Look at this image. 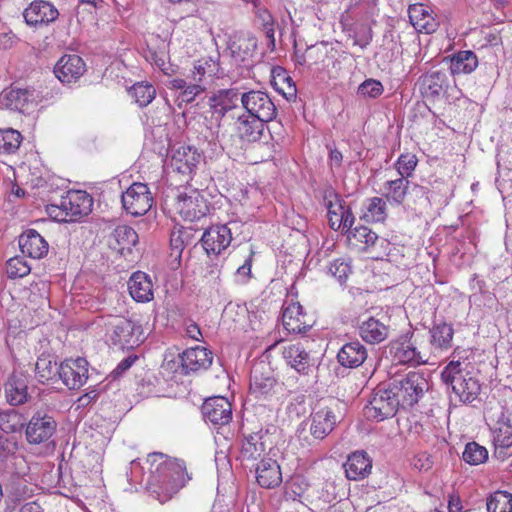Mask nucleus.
<instances>
[{"instance_id":"f257e3e1","label":"nucleus","mask_w":512,"mask_h":512,"mask_svg":"<svg viewBox=\"0 0 512 512\" xmlns=\"http://www.w3.org/2000/svg\"><path fill=\"white\" fill-rule=\"evenodd\" d=\"M147 462L150 463L147 489L154 499L163 504L184 486V467L167 460L162 453L149 454Z\"/></svg>"},{"instance_id":"f03ea898","label":"nucleus","mask_w":512,"mask_h":512,"mask_svg":"<svg viewBox=\"0 0 512 512\" xmlns=\"http://www.w3.org/2000/svg\"><path fill=\"white\" fill-rule=\"evenodd\" d=\"M443 382L451 386L453 393L464 404L475 401L481 391L479 379L460 361L449 362L441 372Z\"/></svg>"},{"instance_id":"7ed1b4c3","label":"nucleus","mask_w":512,"mask_h":512,"mask_svg":"<svg viewBox=\"0 0 512 512\" xmlns=\"http://www.w3.org/2000/svg\"><path fill=\"white\" fill-rule=\"evenodd\" d=\"M336 424V416L329 409H321L310 416L309 421L302 422L296 431V437L302 446H312L316 441L329 435Z\"/></svg>"},{"instance_id":"20e7f679","label":"nucleus","mask_w":512,"mask_h":512,"mask_svg":"<svg viewBox=\"0 0 512 512\" xmlns=\"http://www.w3.org/2000/svg\"><path fill=\"white\" fill-rule=\"evenodd\" d=\"M389 385L400 407L408 408L416 404L428 390V382L419 372H410L390 380Z\"/></svg>"},{"instance_id":"39448f33","label":"nucleus","mask_w":512,"mask_h":512,"mask_svg":"<svg viewBox=\"0 0 512 512\" xmlns=\"http://www.w3.org/2000/svg\"><path fill=\"white\" fill-rule=\"evenodd\" d=\"M107 335L121 349H133L145 340L141 324L125 317L112 318L107 323Z\"/></svg>"},{"instance_id":"423d86ee","label":"nucleus","mask_w":512,"mask_h":512,"mask_svg":"<svg viewBox=\"0 0 512 512\" xmlns=\"http://www.w3.org/2000/svg\"><path fill=\"white\" fill-rule=\"evenodd\" d=\"M92 206L93 199L86 191L71 190L61 197L58 205H52V209L59 210L56 214L59 221L76 222L89 215Z\"/></svg>"},{"instance_id":"0eeeda50","label":"nucleus","mask_w":512,"mask_h":512,"mask_svg":"<svg viewBox=\"0 0 512 512\" xmlns=\"http://www.w3.org/2000/svg\"><path fill=\"white\" fill-rule=\"evenodd\" d=\"M400 405L389 383L376 387L369 403L364 407V415L367 419L377 422L393 417Z\"/></svg>"},{"instance_id":"6e6552de","label":"nucleus","mask_w":512,"mask_h":512,"mask_svg":"<svg viewBox=\"0 0 512 512\" xmlns=\"http://www.w3.org/2000/svg\"><path fill=\"white\" fill-rule=\"evenodd\" d=\"M202 161V154L192 146H179L172 151L169 166L172 173L179 176V180L188 183L196 173Z\"/></svg>"},{"instance_id":"1a4fd4ad","label":"nucleus","mask_w":512,"mask_h":512,"mask_svg":"<svg viewBox=\"0 0 512 512\" xmlns=\"http://www.w3.org/2000/svg\"><path fill=\"white\" fill-rule=\"evenodd\" d=\"M413 333L408 332L389 344V352L394 362L416 367L428 362L426 354L422 353L412 340Z\"/></svg>"},{"instance_id":"9d476101","label":"nucleus","mask_w":512,"mask_h":512,"mask_svg":"<svg viewBox=\"0 0 512 512\" xmlns=\"http://www.w3.org/2000/svg\"><path fill=\"white\" fill-rule=\"evenodd\" d=\"M204 191L192 189L177 196V210L186 221H196L205 217L210 211V203Z\"/></svg>"},{"instance_id":"9b49d317","label":"nucleus","mask_w":512,"mask_h":512,"mask_svg":"<svg viewBox=\"0 0 512 512\" xmlns=\"http://www.w3.org/2000/svg\"><path fill=\"white\" fill-rule=\"evenodd\" d=\"M121 202L124 210L136 217L145 215L151 209L153 197L147 184L135 182L122 193Z\"/></svg>"},{"instance_id":"f8f14e48","label":"nucleus","mask_w":512,"mask_h":512,"mask_svg":"<svg viewBox=\"0 0 512 512\" xmlns=\"http://www.w3.org/2000/svg\"><path fill=\"white\" fill-rule=\"evenodd\" d=\"M247 115H251L262 121H272L277 115V109L270 96L263 91L252 90L243 93L240 97Z\"/></svg>"},{"instance_id":"ddd939ff","label":"nucleus","mask_w":512,"mask_h":512,"mask_svg":"<svg viewBox=\"0 0 512 512\" xmlns=\"http://www.w3.org/2000/svg\"><path fill=\"white\" fill-rule=\"evenodd\" d=\"M237 221L227 224L213 225L206 229L201 237L204 250L208 255H220L232 241L233 230L238 228Z\"/></svg>"},{"instance_id":"4468645a","label":"nucleus","mask_w":512,"mask_h":512,"mask_svg":"<svg viewBox=\"0 0 512 512\" xmlns=\"http://www.w3.org/2000/svg\"><path fill=\"white\" fill-rule=\"evenodd\" d=\"M57 423L44 411H36L26 425V439L30 444L48 442L56 432Z\"/></svg>"},{"instance_id":"2eb2a0df","label":"nucleus","mask_w":512,"mask_h":512,"mask_svg":"<svg viewBox=\"0 0 512 512\" xmlns=\"http://www.w3.org/2000/svg\"><path fill=\"white\" fill-rule=\"evenodd\" d=\"M278 387L272 371L264 363L255 365L251 371L249 391L257 399H268Z\"/></svg>"},{"instance_id":"dca6fc26","label":"nucleus","mask_w":512,"mask_h":512,"mask_svg":"<svg viewBox=\"0 0 512 512\" xmlns=\"http://www.w3.org/2000/svg\"><path fill=\"white\" fill-rule=\"evenodd\" d=\"M88 361L85 358L66 359L60 364L59 378L69 389H79L88 380Z\"/></svg>"},{"instance_id":"f3484780","label":"nucleus","mask_w":512,"mask_h":512,"mask_svg":"<svg viewBox=\"0 0 512 512\" xmlns=\"http://www.w3.org/2000/svg\"><path fill=\"white\" fill-rule=\"evenodd\" d=\"M37 97L33 89L12 86L2 93L1 104L10 110L29 113L36 107Z\"/></svg>"},{"instance_id":"a211bd4d","label":"nucleus","mask_w":512,"mask_h":512,"mask_svg":"<svg viewBox=\"0 0 512 512\" xmlns=\"http://www.w3.org/2000/svg\"><path fill=\"white\" fill-rule=\"evenodd\" d=\"M202 414L206 422L214 426H224L232 420V406L225 397H211L203 403Z\"/></svg>"},{"instance_id":"6ab92c4d","label":"nucleus","mask_w":512,"mask_h":512,"mask_svg":"<svg viewBox=\"0 0 512 512\" xmlns=\"http://www.w3.org/2000/svg\"><path fill=\"white\" fill-rule=\"evenodd\" d=\"M357 331L361 339L368 344H379L390 334V326L374 316L360 318Z\"/></svg>"},{"instance_id":"aec40b11","label":"nucleus","mask_w":512,"mask_h":512,"mask_svg":"<svg viewBox=\"0 0 512 512\" xmlns=\"http://www.w3.org/2000/svg\"><path fill=\"white\" fill-rule=\"evenodd\" d=\"M282 323L289 333H306L312 326L311 317L303 313V307L298 302H292L284 307Z\"/></svg>"},{"instance_id":"412c9836","label":"nucleus","mask_w":512,"mask_h":512,"mask_svg":"<svg viewBox=\"0 0 512 512\" xmlns=\"http://www.w3.org/2000/svg\"><path fill=\"white\" fill-rule=\"evenodd\" d=\"M256 47V38L244 32H234L229 36L227 42V50L236 64L243 63L250 58Z\"/></svg>"},{"instance_id":"4be33fe9","label":"nucleus","mask_w":512,"mask_h":512,"mask_svg":"<svg viewBox=\"0 0 512 512\" xmlns=\"http://www.w3.org/2000/svg\"><path fill=\"white\" fill-rule=\"evenodd\" d=\"M86 71L83 59L78 55L62 56L54 68L55 76L62 83H71L79 79Z\"/></svg>"},{"instance_id":"5701e85b","label":"nucleus","mask_w":512,"mask_h":512,"mask_svg":"<svg viewBox=\"0 0 512 512\" xmlns=\"http://www.w3.org/2000/svg\"><path fill=\"white\" fill-rule=\"evenodd\" d=\"M419 89L423 97L437 99L448 87V77L444 71L430 70L419 78Z\"/></svg>"},{"instance_id":"b1692460","label":"nucleus","mask_w":512,"mask_h":512,"mask_svg":"<svg viewBox=\"0 0 512 512\" xmlns=\"http://www.w3.org/2000/svg\"><path fill=\"white\" fill-rule=\"evenodd\" d=\"M181 367L184 374L206 370L212 364V353L200 346L186 349L181 355Z\"/></svg>"},{"instance_id":"393cba45","label":"nucleus","mask_w":512,"mask_h":512,"mask_svg":"<svg viewBox=\"0 0 512 512\" xmlns=\"http://www.w3.org/2000/svg\"><path fill=\"white\" fill-rule=\"evenodd\" d=\"M262 438L261 432L252 433L243 437L239 453V459L243 465L248 466L251 464L252 467H255L256 464L263 459L262 456L265 453L266 447Z\"/></svg>"},{"instance_id":"a878e982","label":"nucleus","mask_w":512,"mask_h":512,"mask_svg":"<svg viewBox=\"0 0 512 512\" xmlns=\"http://www.w3.org/2000/svg\"><path fill=\"white\" fill-rule=\"evenodd\" d=\"M408 16L410 23L418 32L431 34L435 32L439 26V21L434 17L430 7L415 3L409 6Z\"/></svg>"},{"instance_id":"bb28decb","label":"nucleus","mask_w":512,"mask_h":512,"mask_svg":"<svg viewBox=\"0 0 512 512\" xmlns=\"http://www.w3.org/2000/svg\"><path fill=\"white\" fill-rule=\"evenodd\" d=\"M58 10L47 1H34L24 10L23 16L30 26L48 24L57 19Z\"/></svg>"},{"instance_id":"cd10ccee","label":"nucleus","mask_w":512,"mask_h":512,"mask_svg":"<svg viewBox=\"0 0 512 512\" xmlns=\"http://www.w3.org/2000/svg\"><path fill=\"white\" fill-rule=\"evenodd\" d=\"M489 417L494 422L493 443L512 445V416L501 407H498L489 410Z\"/></svg>"},{"instance_id":"c85d7f7f","label":"nucleus","mask_w":512,"mask_h":512,"mask_svg":"<svg viewBox=\"0 0 512 512\" xmlns=\"http://www.w3.org/2000/svg\"><path fill=\"white\" fill-rule=\"evenodd\" d=\"M21 252L33 259H40L47 255L49 245L35 229H28L19 236Z\"/></svg>"},{"instance_id":"c756f323","label":"nucleus","mask_w":512,"mask_h":512,"mask_svg":"<svg viewBox=\"0 0 512 512\" xmlns=\"http://www.w3.org/2000/svg\"><path fill=\"white\" fill-rule=\"evenodd\" d=\"M255 468L258 484L266 489L278 486L282 482L280 466L272 458L261 459Z\"/></svg>"},{"instance_id":"7c9ffc66","label":"nucleus","mask_w":512,"mask_h":512,"mask_svg":"<svg viewBox=\"0 0 512 512\" xmlns=\"http://www.w3.org/2000/svg\"><path fill=\"white\" fill-rule=\"evenodd\" d=\"M283 357L291 368L303 375H308L314 366L310 353L300 344L285 346L283 349Z\"/></svg>"},{"instance_id":"2f4dec72","label":"nucleus","mask_w":512,"mask_h":512,"mask_svg":"<svg viewBox=\"0 0 512 512\" xmlns=\"http://www.w3.org/2000/svg\"><path fill=\"white\" fill-rule=\"evenodd\" d=\"M265 123L261 119L244 114L237 118L235 130L242 141L253 143L261 139Z\"/></svg>"},{"instance_id":"473e14b6","label":"nucleus","mask_w":512,"mask_h":512,"mask_svg":"<svg viewBox=\"0 0 512 512\" xmlns=\"http://www.w3.org/2000/svg\"><path fill=\"white\" fill-rule=\"evenodd\" d=\"M346 477L358 481L371 473L372 460L364 451H356L350 454L344 463Z\"/></svg>"},{"instance_id":"72a5a7b5","label":"nucleus","mask_w":512,"mask_h":512,"mask_svg":"<svg viewBox=\"0 0 512 512\" xmlns=\"http://www.w3.org/2000/svg\"><path fill=\"white\" fill-rule=\"evenodd\" d=\"M28 381L22 373L14 372L5 384L7 401L12 406L24 404L28 400Z\"/></svg>"},{"instance_id":"f704fd0d","label":"nucleus","mask_w":512,"mask_h":512,"mask_svg":"<svg viewBox=\"0 0 512 512\" xmlns=\"http://www.w3.org/2000/svg\"><path fill=\"white\" fill-rule=\"evenodd\" d=\"M128 290L131 297L137 302H149L153 299V284L146 273L134 272L128 281Z\"/></svg>"},{"instance_id":"c9c22d12","label":"nucleus","mask_w":512,"mask_h":512,"mask_svg":"<svg viewBox=\"0 0 512 512\" xmlns=\"http://www.w3.org/2000/svg\"><path fill=\"white\" fill-rule=\"evenodd\" d=\"M367 358V349L359 341H352L343 345L337 354L338 362L348 368H356Z\"/></svg>"},{"instance_id":"e433bc0d","label":"nucleus","mask_w":512,"mask_h":512,"mask_svg":"<svg viewBox=\"0 0 512 512\" xmlns=\"http://www.w3.org/2000/svg\"><path fill=\"white\" fill-rule=\"evenodd\" d=\"M430 345L433 352L447 351L452 347L454 329L452 324L446 322L434 323L429 331Z\"/></svg>"},{"instance_id":"4c0bfd02","label":"nucleus","mask_w":512,"mask_h":512,"mask_svg":"<svg viewBox=\"0 0 512 512\" xmlns=\"http://www.w3.org/2000/svg\"><path fill=\"white\" fill-rule=\"evenodd\" d=\"M324 204L327 208L328 222L331 229L338 231L341 228V218L347 206L345 201L333 190H327L324 195Z\"/></svg>"},{"instance_id":"58836bf2","label":"nucleus","mask_w":512,"mask_h":512,"mask_svg":"<svg viewBox=\"0 0 512 512\" xmlns=\"http://www.w3.org/2000/svg\"><path fill=\"white\" fill-rule=\"evenodd\" d=\"M221 75H223V72L221 71L218 58L214 59L213 57L199 59L195 62L191 71L192 81L204 85L208 79L212 80L214 77L218 78Z\"/></svg>"},{"instance_id":"ea45409f","label":"nucleus","mask_w":512,"mask_h":512,"mask_svg":"<svg viewBox=\"0 0 512 512\" xmlns=\"http://www.w3.org/2000/svg\"><path fill=\"white\" fill-rule=\"evenodd\" d=\"M410 188V181L398 177L393 180H387L382 185V197L392 205L400 206L403 204L408 190Z\"/></svg>"},{"instance_id":"a19ab883","label":"nucleus","mask_w":512,"mask_h":512,"mask_svg":"<svg viewBox=\"0 0 512 512\" xmlns=\"http://www.w3.org/2000/svg\"><path fill=\"white\" fill-rule=\"evenodd\" d=\"M238 92L236 89H225L218 91L209 99V106L214 115L222 118L228 111L236 106Z\"/></svg>"},{"instance_id":"79ce46f5","label":"nucleus","mask_w":512,"mask_h":512,"mask_svg":"<svg viewBox=\"0 0 512 512\" xmlns=\"http://www.w3.org/2000/svg\"><path fill=\"white\" fill-rule=\"evenodd\" d=\"M271 85L287 100L296 97L297 89L292 78L288 75L287 71L280 67H274L271 72Z\"/></svg>"},{"instance_id":"37998d69","label":"nucleus","mask_w":512,"mask_h":512,"mask_svg":"<svg viewBox=\"0 0 512 512\" xmlns=\"http://www.w3.org/2000/svg\"><path fill=\"white\" fill-rule=\"evenodd\" d=\"M478 66L476 54L470 50L459 51L450 59V71L452 75L470 74Z\"/></svg>"},{"instance_id":"c03bdc74","label":"nucleus","mask_w":512,"mask_h":512,"mask_svg":"<svg viewBox=\"0 0 512 512\" xmlns=\"http://www.w3.org/2000/svg\"><path fill=\"white\" fill-rule=\"evenodd\" d=\"M35 374L36 378L41 383L53 381L59 377L60 365H57L52 355L42 354L36 361Z\"/></svg>"},{"instance_id":"a18cd8bd","label":"nucleus","mask_w":512,"mask_h":512,"mask_svg":"<svg viewBox=\"0 0 512 512\" xmlns=\"http://www.w3.org/2000/svg\"><path fill=\"white\" fill-rule=\"evenodd\" d=\"M7 498L14 504L26 502L34 495V489L24 479H12L7 485Z\"/></svg>"},{"instance_id":"49530a36","label":"nucleus","mask_w":512,"mask_h":512,"mask_svg":"<svg viewBox=\"0 0 512 512\" xmlns=\"http://www.w3.org/2000/svg\"><path fill=\"white\" fill-rule=\"evenodd\" d=\"M383 197H372L364 204L363 218L367 222H383L387 217V205Z\"/></svg>"},{"instance_id":"de8ad7c7","label":"nucleus","mask_w":512,"mask_h":512,"mask_svg":"<svg viewBox=\"0 0 512 512\" xmlns=\"http://www.w3.org/2000/svg\"><path fill=\"white\" fill-rule=\"evenodd\" d=\"M113 239L117 243V249L123 254L125 250L131 251V248L138 242V234L127 225L117 226L112 234Z\"/></svg>"},{"instance_id":"09e8293b","label":"nucleus","mask_w":512,"mask_h":512,"mask_svg":"<svg viewBox=\"0 0 512 512\" xmlns=\"http://www.w3.org/2000/svg\"><path fill=\"white\" fill-rule=\"evenodd\" d=\"M486 507L488 512H512V494L496 491L487 498Z\"/></svg>"},{"instance_id":"8fccbe9b","label":"nucleus","mask_w":512,"mask_h":512,"mask_svg":"<svg viewBox=\"0 0 512 512\" xmlns=\"http://www.w3.org/2000/svg\"><path fill=\"white\" fill-rule=\"evenodd\" d=\"M129 93L139 107H146L154 100L156 89L149 83L138 82L131 87Z\"/></svg>"},{"instance_id":"3c124183","label":"nucleus","mask_w":512,"mask_h":512,"mask_svg":"<svg viewBox=\"0 0 512 512\" xmlns=\"http://www.w3.org/2000/svg\"><path fill=\"white\" fill-rule=\"evenodd\" d=\"M24 418L22 414L14 409L0 413V429L5 433L20 432L24 427Z\"/></svg>"},{"instance_id":"603ef678","label":"nucleus","mask_w":512,"mask_h":512,"mask_svg":"<svg viewBox=\"0 0 512 512\" xmlns=\"http://www.w3.org/2000/svg\"><path fill=\"white\" fill-rule=\"evenodd\" d=\"M22 142L19 131L7 128L0 130V153L12 154L18 150Z\"/></svg>"},{"instance_id":"864d4df0","label":"nucleus","mask_w":512,"mask_h":512,"mask_svg":"<svg viewBox=\"0 0 512 512\" xmlns=\"http://www.w3.org/2000/svg\"><path fill=\"white\" fill-rule=\"evenodd\" d=\"M5 469L15 479H23L29 472V466L25 457L16 453L6 456Z\"/></svg>"},{"instance_id":"5fc2aeb1","label":"nucleus","mask_w":512,"mask_h":512,"mask_svg":"<svg viewBox=\"0 0 512 512\" xmlns=\"http://www.w3.org/2000/svg\"><path fill=\"white\" fill-rule=\"evenodd\" d=\"M462 458L470 465H479L488 459V451L476 442H469L465 446Z\"/></svg>"},{"instance_id":"6e6d98bb","label":"nucleus","mask_w":512,"mask_h":512,"mask_svg":"<svg viewBox=\"0 0 512 512\" xmlns=\"http://www.w3.org/2000/svg\"><path fill=\"white\" fill-rule=\"evenodd\" d=\"M417 164L418 159L415 154L404 153L398 157L397 161L394 163V167L397 170L399 177L408 179L412 176Z\"/></svg>"},{"instance_id":"4d7b16f0","label":"nucleus","mask_w":512,"mask_h":512,"mask_svg":"<svg viewBox=\"0 0 512 512\" xmlns=\"http://www.w3.org/2000/svg\"><path fill=\"white\" fill-rule=\"evenodd\" d=\"M30 271L31 267L20 256L10 258L6 263V273L10 279L22 278L28 275Z\"/></svg>"},{"instance_id":"13d9d810","label":"nucleus","mask_w":512,"mask_h":512,"mask_svg":"<svg viewBox=\"0 0 512 512\" xmlns=\"http://www.w3.org/2000/svg\"><path fill=\"white\" fill-rule=\"evenodd\" d=\"M348 237L361 244H365L366 248L374 246L379 240L378 235L366 226L355 227Z\"/></svg>"},{"instance_id":"bf43d9fd","label":"nucleus","mask_w":512,"mask_h":512,"mask_svg":"<svg viewBox=\"0 0 512 512\" xmlns=\"http://www.w3.org/2000/svg\"><path fill=\"white\" fill-rule=\"evenodd\" d=\"M188 237V232L183 229L173 230L170 235V248L171 257L179 261L182 252L185 248V239Z\"/></svg>"},{"instance_id":"052dcab7","label":"nucleus","mask_w":512,"mask_h":512,"mask_svg":"<svg viewBox=\"0 0 512 512\" xmlns=\"http://www.w3.org/2000/svg\"><path fill=\"white\" fill-rule=\"evenodd\" d=\"M383 91L384 88L380 81L367 79L358 86L357 94L363 98H377Z\"/></svg>"},{"instance_id":"680f3d73","label":"nucleus","mask_w":512,"mask_h":512,"mask_svg":"<svg viewBox=\"0 0 512 512\" xmlns=\"http://www.w3.org/2000/svg\"><path fill=\"white\" fill-rule=\"evenodd\" d=\"M328 273L336 278L340 284H343L351 273V267L344 260L337 259L329 264Z\"/></svg>"},{"instance_id":"e2e57ef3","label":"nucleus","mask_w":512,"mask_h":512,"mask_svg":"<svg viewBox=\"0 0 512 512\" xmlns=\"http://www.w3.org/2000/svg\"><path fill=\"white\" fill-rule=\"evenodd\" d=\"M253 256L254 252L251 251L249 255L244 260V263L240 265L235 274H234V281L239 285H244L249 282V280L252 278V262H253Z\"/></svg>"},{"instance_id":"0e129e2a","label":"nucleus","mask_w":512,"mask_h":512,"mask_svg":"<svg viewBox=\"0 0 512 512\" xmlns=\"http://www.w3.org/2000/svg\"><path fill=\"white\" fill-rule=\"evenodd\" d=\"M205 90L206 87L204 84H199L197 82L187 84L186 88L180 92L179 98L182 102L191 103L196 99V97L204 93Z\"/></svg>"},{"instance_id":"69168bd1","label":"nucleus","mask_w":512,"mask_h":512,"mask_svg":"<svg viewBox=\"0 0 512 512\" xmlns=\"http://www.w3.org/2000/svg\"><path fill=\"white\" fill-rule=\"evenodd\" d=\"M412 465L420 472L428 471L433 466V460L427 452H421L413 458Z\"/></svg>"},{"instance_id":"338daca9","label":"nucleus","mask_w":512,"mask_h":512,"mask_svg":"<svg viewBox=\"0 0 512 512\" xmlns=\"http://www.w3.org/2000/svg\"><path fill=\"white\" fill-rule=\"evenodd\" d=\"M494 444V457L500 461H505L512 455V445L506 443H493Z\"/></svg>"},{"instance_id":"774afa93","label":"nucleus","mask_w":512,"mask_h":512,"mask_svg":"<svg viewBox=\"0 0 512 512\" xmlns=\"http://www.w3.org/2000/svg\"><path fill=\"white\" fill-rule=\"evenodd\" d=\"M153 63L165 74V75H172L175 73V67L166 62L165 55H157L153 54L152 56Z\"/></svg>"}]
</instances>
